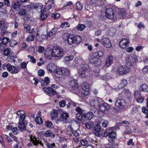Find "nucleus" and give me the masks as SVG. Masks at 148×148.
<instances>
[{
  "label": "nucleus",
  "mask_w": 148,
  "mask_h": 148,
  "mask_svg": "<svg viewBox=\"0 0 148 148\" xmlns=\"http://www.w3.org/2000/svg\"><path fill=\"white\" fill-rule=\"evenodd\" d=\"M70 85L71 86V89L76 94L82 97L87 95L89 93L88 88L89 85L86 82H84L81 86V89L79 90V87L78 84L76 83L74 80H71L70 81Z\"/></svg>",
  "instance_id": "obj_1"
},
{
  "label": "nucleus",
  "mask_w": 148,
  "mask_h": 148,
  "mask_svg": "<svg viewBox=\"0 0 148 148\" xmlns=\"http://www.w3.org/2000/svg\"><path fill=\"white\" fill-rule=\"evenodd\" d=\"M114 127H110L106 129L104 133V136L108 137L109 145L116 146L118 144L114 143V140L116 138V134L113 130Z\"/></svg>",
  "instance_id": "obj_2"
},
{
  "label": "nucleus",
  "mask_w": 148,
  "mask_h": 148,
  "mask_svg": "<svg viewBox=\"0 0 148 148\" xmlns=\"http://www.w3.org/2000/svg\"><path fill=\"white\" fill-rule=\"evenodd\" d=\"M134 60L135 59L132 57H129L125 66L121 65L118 67V72L121 75L127 73L129 72L132 66V62H133Z\"/></svg>",
  "instance_id": "obj_3"
},
{
  "label": "nucleus",
  "mask_w": 148,
  "mask_h": 148,
  "mask_svg": "<svg viewBox=\"0 0 148 148\" xmlns=\"http://www.w3.org/2000/svg\"><path fill=\"white\" fill-rule=\"evenodd\" d=\"M91 70L89 65L86 64L82 65L81 68L78 69V72L79 77L82 78L88 77Z\"/></svg>",
  "instance_id": "obj_4"
},
{
  "label": "nucleus",
  "mask_w": 148,
  "mask_h": 148,
  "mask_svg": "<svg viewBox=\"0 0 148 148\" xmlns=\"http://www.w3.org/2000/svg\"><path fill=\"white\" fill-rule=\"evenodd\" d=\"M64 51L60 46H56L53 47L51 50V54L54 57L61 58L63 56Z\"/></svg>",
  "instance_id": "obj_5"
},
{
  "label": "nucleus",
  "mask_w": 148,
  "mask_h": 148,
  "mask_svg": "<svg viewBox=\"0 0 148 148\" xmlns=\"http://www.w3.org/2000/svg\"><path fill=\"white\" fill-rule=\"evenodd\" d=\"M67 39L68 43L70 45H72L73 44H78L82 41V39L80 36H74L72 34L69 35Z\"/></svg>",
  "instance_id": "obj_6"
},
{
  "label": "nucleus",
  "mask_w": 148,
  "mask_h": 148,
  "mask_svg": "<svg viewBox=\"0 0 148 148\" xmlns=\"http://www.w3.org/2000/svg\"><path fill=\"white\" fill-rule=\"evenodd\" d=\"M4 65L6 67L7 70L11 73H17L20 71L21 69L19 66L16 67L14 66L11 65L10 63L4 64Z\"/></svg>",
  "instance_id": "obj_7"
},
{
  "label": "nucleus",
  "mask_w": 148,
  "mask_h": 148,
  "mask_svg": "<svg viewBox=\"0 0 148 148\" xmlns=\"http://www.w3.org/2000/svg\"><path fill=\"white\" fill-rule=\"evenodd\" d=\"M48 5H46L44 10H43L44 11H51L53 9L55 8V1L54 0H48L47 1V3Z\"/></svg>",
  "instance_id": "obj_8"
},
{
  "label": "nucleus",
  "mask_w": 148,
  "mask_h": 148,
  "mask_svg": "<svg viewBox=\"0 0 148 148\" xmlns=\"http://www.w3.org/2000/svg\"><path fill=\"white\" fill-rule=\"evenodd\" d=\"M44 92L50 96H53L57 94L56 92L51 87H44L43 88Z\"/></svg>",
  "instance_id": "obj_9"
},
{
  "label": "nucleus",
  "mask_w": 148,
  "mask_h": 148,
  "mask_svg": "<svg viewBox=\"0 0 148 148\" xmlns=\"http://www.w3.org/2000/svg\"><path fill=\"white\" fill-rule=\"evenodd\" d=\"M102 44L105 47L110 48L112 45V43L109 38H108L105 37L103 38L101 40Z\"/></svg>",
  "instance_id": "obj_10"
},
{
  "label": "nucleus",
  "mask_w": 148,
  "mask_h": 148,
  "mask_svg": "<svg viewBox=\"0 0 148 148\" xmlns=\"http://www.w3.org/2000/svg\"><path fill=\"white\" fill-rule=\"evenodd\" d=\"M99 108L100 110L105 113H107L108 112V110L110 108V106L107 103H103L101 104H100Z\"/></svg>",
  "instance_id": "obj_11"
},
{
  "label": "nucleus",
  "mask_w": 148,
  "mask_h": 148,
  "mask_svg": "<svg viewBox=\"0 0 148 148\" xmlns=\"http://www.w3.org/2000/svg\"><path fill=\"white\" fill-rule=\"evenodd\" d=\"M126 102L123 99H119L116 101L115 103V105L120 108H123L125 106Z\"/></svg>",
  "instance_id": "obj_12"
},
{
  "label": "nucleus",
  "mask_w": 148,
  "mask_h": 148,
  "mask_svg": "<svg viewBox=\"0 0 148 148\" xmlns=\"http://www.w3.org/2000/svg\"><path fill=\"white\" fill-rule=\"evenodd\" d=\"M134 97L137 99V102L140 103H142L143 101L144 98L143 96H142L140 93V92L138 91L135 92Z\"/></svg>",
  "instance_id": "obj_13"
},
{
  "label": "nucleus",
  "mask_w": 148,
  "mask_h": 148,
  "mask_svg": "<svg viewBox=\"0 0 148 148\" xmlns=\"http://www.w3.org/2000/svg\"><path fill=\"white\" fill-rule=\"evenodd\" d=\"M57 68L56 65L53 63H50L47 66V71L50 73H55Z\"/></svg>",
  "instance_id": "obj_14"
},
{
  "label": "nucleus",
  "mask_w": 148,
  "mask_h": 148,
  "mask_svg": "<svg viewBox=\"0 0 148 148\" xmlns=\"http://www.w3.org/2000/svg\"><path fill=\"white\" fill-rule=\"evenodd\" d=\"M106 14L107 16V18L110 19L113 18L114 16V12L113 11L112 9L111 8H107L106 10Z\"/></svg>",
  "instance_id": "obj_15"
},
{
  "label": "nucleus",
  "mask_w": 148,
  "mask_h": 148,
  "mask_svg": "<svg viewBox=\"0 0 148 148\" xmlns=\"http://www.w3.org/2000/svg\"><path fill=\"white\" fill-rule=\"evenodd\" d=\"M21 5L20 2L19 1L13 0L11 6L13 9L18 11L20 10Z\"/></svg>",
  "instance_id": "obj_16"
},
{
  "label": "nucleus",
  "mask_w": 148,
  "mask_h": 148,
  "mask_svg": "<svg viewBox=\"0 0 148 148\" xmlns=\"http://www.w3.org/2000/svg\"><path fill=\"white\" fill-rule=\"evenodd\" d=\"M91 63L95 64L96 66L100 65L101 63V60L96 57L92 58L90 60Z\"/></svg>",
  "instance_id": "obj_17"
},
{
  "label": "nucleus",
  "mask_w": 148,
  "mask_h": 148,
  "mask_svg": "<svg viewBox=\"0 0 148 148\" xmlns=\"http://www.w3.org/2000/svg\"><path fill=\"white\" fill-rule=\"evenodd\" d=\"M129 43V40L126 38L122 39L119 42V46L122 48H125Z\"/></svg>",
  "instance_id": "obj_18"
},
{
  "label": "nucleus",
  "mask_w": 148,
  "mask_h": 148,
  "mask_svg": "<svg viewBox=\"0 0 148 148\" xmlns=\"http://www.w3.org/2000/svg\"><path fill=\"white\" fill-rule=\"evenodd\" d=\"M102 99L100 98L92 100L90 102L91 105L95 107H97L99 105Z\"/></svg>",
  "instance_id": "obj_19"
},
{
  "label": "nucleus",
  "mask_w": 148,
  "mask_h": 148,
  "mask_svg": "<svg viewBox=\"0 0 148 148\" xmlns=\"http://www.w3.org/2000/svg\"><path fill=\"white\" fill-rule=\"evenodd\" d=\"M42 7L43 5L41 3H36L33 4L32 8L37 10L38 12H40L42 11Z\"/></svg>",
  "instance_id": "obj_20"
},
{
  "label": "nucleus",
  "mask_w": 148,
  "mask_h": 148,
  "mask_svg": "<svg viewBox=\"0 0 148 148\" xmlns=\"http://www.w3.org/2000/svg\"><path fill=\"white\" fill-rule=\"evenodd\" d=\"M113 58L111 56H109L105 62V65L106 66H109L113 63Z\"/></svg>",
  "instance_id": "obj_21"
},
{
  "label": "nucleus",
  "mask_w": 148,
  "mask_h": 148,
  "mask_svg": "<svg viewBox=\"0 0 148 148\" xmlns=\"http://www.w3.org/2000/svg\"><path fill=\"white\" fill-rule=\"evenodd\" d=\"M94 130L95 131V135L97 136H99L101 130V126L98 124L96 125L94 127Z\"/></svg>",
  "instance_id": "obj_22"
},
{
  "label": "nucleus",
  "mask_w": 148,
  "mask_h": 148,
  "mask_svg": "<svg viewBox=\"0 0 148 148\" xmlns=\"http://www.w3.org/2000/svg\"><path fill=\"white\" fill-rule=\"evenodd\" d=\"M127 80L124 79H122L118 86L119 89H121L127 85Z\"/></svg>",
  "instance_id": "obj_23"
},
{
  "label": "nucleus",
  "mask_w": 148,
  "mask_h": 148,
  "mask_svg": "<svg viewBox=\"0 0 148 148\" xmlns=\"http://www.w3.org/2000/svg\"><path fill=\"white\" fill-rule=\"evenodd\" d=\"M27 124L26 123H24L22 124V122H19L18 128L21 131H24L26 130V125Z\"/></svg>",
  "instance_id": "obj_24"
},
{
  "label": "nucleus",
  "mask_w": 148,
  "mask_h": 148,
  "mask_svg": "<svg viewBox=\"0 0 148 148\" xmlns=\"http://www.w3.org/2000/svg\"><path fill=\"white\" fill-rule=\"evenodd\" d=\"M83 118L86 120H90L92 118L93 114L92 112H89L86 114H83Z\"/></svg>",
  "instance_id": "obj_25"
},
{
  "label": "nucleus",
  "mask_w": 148,
  "mask_h": 148,
  "mask_svg": "<svg viewBox=\"0 0 148 148\" xmlns=\"http://www.w3.org/2000/svg\"><path fill=\"white\" fill-rule=\"evenodd\" d=\"M50 82L49 78L47 77L45 78L44 80L41 81V85L42 86H46L49 84Z\"/></svg>",
  "instance_id": "obj_26"
},
{
  "label": "nucleus",
  "mask_w": 148,
  "mask_h": 148,
  "mask_svg": "<svg viewBox=\"0 0 148 148\" xmlns=\"http://www.w3.org/2000/svg\"><path fill=\"white\" fill-rule=\"evenodd\" d=\"M55 75L57 77L60 78L63 75L62 71V69H57V68L56 70L55 71Z\"/></svg>",
  "instance_id": "obj_27"
},
{
  "label": "nucleus",
  "mask_w": 148,
  "mask_h": 148,
  "mask_svg": "<svg viewBox=\"0 0 148 148\" xmlns=\"http://www.w3.org/2000/svg\"><path fill=\"white\" fill-rule=\"evenodd\" d=\"M44 135L46 137L50 136L51 138H53L55 136V134L52 133L50 130H47L44 134Z\"/></svg>",
  "instance_id": "obj_28"
},
{
  "label": "nucleus",
  "mask_w": 148,
  "mask_h": 148,
  "mask_svg": "<svg viewBox=\"0 0 148 148\" xmlns=\"http://www.w3.org/2000/svg\"><path fill=\"white\" fill-rule=\"evenodd\" d=\"M140 91L148 92V86L147 84H143L140 86Z\"/></svg>",
  "instance_id": "obj_29"
},
{
  "label": "nucleus",
  "mask_w": 148,
  "mask_h": 148,
  "mask_svg": "<svg viewBox=\"0 0 148 148\" xmlns=\"http://www.w3.org/2000/svg\"><path fill=\"white\" fill-rule=\"evenodd\" d=\"M112 77V75L108 73L102 76L101 78L102 79L105 81L108 80Z\"/></svg>",
  "instance_id": "obj_30"
},
{
  "label": "nucleus",
  "mask_w": 148,
  "mask_h": 148,
  "mask_svg": "<svg viewBox=\"0 0 148 148\" xmlns=\"http://www.w3.org/2000/svg\"><path fill=\"white\" fill-rule=\"evenodd\" d=\"M57 31V29L56 28H53L49 33H48L47 35V37H50L53 34H55Z\"/></svg>",
  "instance_id": "obj_31"
},
{
  "label": "nucleus",
  "mask_w": 148,
  "mask_h": 148,
  "mask_svg": "<svg viewBox=\"0 0 148 148\" xmlns=\"http://www.w3.org/2000/svg\"><path fill=\"white\" fill-rule=\"evenodd\" d=\"M62 69L63 75H69L70 74V71L69 69L65 68H63Z\"/></svg>",
  "instance_id": "obj_32"
},
{
  "label": "nucleus",
  "mask_w": 148,
  "mask_h": 148,
  "mask_svg": "<svg viewBox=\"0 0 148 148\" xmlns=\"http://www.w3.org/2000/svg\"><path fill=\"white\" fill-rule=\"evenodd\" d=\"M93 122L91 121H89L85 124V127L88 129H90L93 126Z\"/></svg>",
  "instance_id": "obj_33"
},
{
  "label": "nucleus",
  "mask_w": 148,
  "mask_h": 148,
  "mask_svg": "<svg viewBox=\"0 0 148 148\" xmlns=\"http://www.w3.org/2000/svg\"><path fill=\"white\" fill-rule=\"evenodd\" d=\"M116 32V29L114 28L110 29L108 31V34L110 36H114Z\"/></svg>",
  "instance_id": "obj_34"
},
{
  "label": "nucleus",
  "mask_w": 148,
  "mask_h": 148,
  "mask_svg": "<svg viewBox=\"0 0 148 148\" xmlns=\"http://www.w3.org/2000/svg\"><path fill=\"white\" fill-rule=\"evenodd\" d=\"M58 114V111L57 110H53L51 113V116L52 117V119L57 117Z\"/></svg>",
  "instance_id": "obj_35"
},
{
  "label": "nucleus",
  "mask_w": 148,
  "mask_h": 148,
  "mask_svg": "<svg viewBox=\"0 0 148 148\" xmlns=\"http://www.w3.org/2000/svg\"><path fill=\"white\" fill-rule=\"evenodd\" d=\"M11 49L10 48H6L3 51V53L5 56H10L11 53Z\"/></svg>",
  "instance_id": "obj_36"
},
{
  "label": "nucleus",
  "mask_w": 148,
  "mask_h": 148,
  "mask_svg": "<svg viewBox=\"0 0 148 148\" xmlns=\"http://www.w3.org/2000/svg\"><path fill=\"white\" fill-rule=\"evenodd\" d=\"M35 121L36 123L39 125H41L43 122L42 118L39 116L36 117Z\"/></svg>",
  "instance_id": "obj_37"
},
{
  "label": "nucleus",
  "mask_w": 148,
  "mask_h": 148,
  "mask_svg": "<svg viewBox=\"0 0 148 148\" xmlns=\"http://www.w3.org/2000/svg\"><path fill=\"white\" fill-rule=\"evenodd\" d=\"M34 36L31 34L28 36L26 38V40L27 42H29L31 41H33L34 40Z\"/></svg>",
  "instance_id": "obj_38"
},
{
  "label": "nucleus",
  "mask_w": 148,
  "mask_h": 148,
  "mask_svg": "<svg viewBox=\"0 0 148 148\" xmlns=\"http://www.w3.org/2000/svg\"><path fill=\"white\" fill-rule=\"evenodd\" d=\"M86 26L84 24H79L77 26V29L79 31H82L85 28Z\"/></svg>",
  "instance_id": "obj_39"
},
{
  "label": "nucleus",
  "mask_w": 148,
  "mask_h": 148,
  "mask_svg": "<svg viewBox=\"0 0 148 148\" xmlns=\"http://www.w3.org/2000/svg\"><path fill=\"white\" fill-rule=\"evenodd\" d=\"M73 58V57L72 56L70 55L64 57L63 61L64 62H67L72 60Z\"/></svg>",
  "instance_id": "obj_40"
},
{
  "label": "nucleus",
  "mask_w": 148,
  "mask_h": 148,
  "mask_svg": "<svg viewBox=\"0 0 148 148\" xmlns=\"http://www.w3.org/2000/svg\"><path fill=\"white\" fill-rule=\"evenodd\" d=\"M70 26L69 23L67 22H64L61 24V26L62 28L64 29H66L69 27Z\"/></svg>",
  "instance_id": "obj_41"
},
{
  "label": "nucleus",
  "mask_w": 148,
  "mask_h": 148,
  "mask_svg": "<svg viewBox=\"0 0 148 148\" xmlns=\"http://www.w3.org/2000/svg\"><path fill=\"white\" fill-rule=\"evenodd\" d=\"M47 16L46 14H45L42 12L40 14V19L41 21H43L46 19Z\"/></svg>",
  "instance_id": "obj_42"
},
{
  "label": "nucleus",
  "mask_w": 148,
  "mask_h": 148,
  "mask_svg": "<svg viewBox=\"0 0 148 148\" xmlns=\"http://www.w3.org/2000/svg\"><path fill=\"white\" fill-rule=\"evenodd\" d=\"M30 140L34 144V145H37V140L35 136L32 137V136H31L30 137Z\"/></svg>",
  "instance_id": "obj_43"
},
{
  "label": "nucleus",
  "mask_w": 148,
  "mask_h": 148,
  "mask_svg": "<svg viewBox=\"0 0 148 148\" xmlns=\"http://www.w3.org/2000/svg\"><path fill=\"white\" fill-rule=\"evenodd\" d=\"M15 58L14 56L10 55L8 57L7 60L9 62L12 63L15 61Z\"/></svg>",
  "instance_id": "obj_44"
},
{
  "label": "nucleus",
  "mask_w": 148,
  "mask_h": 148,
  "mask_svg": "<svg viewBox=\"0 0 148 148\" xmlns=\"http://www.w3.org/2000/svg\"><path fill=\"white\" fill-rule=\"evenodd\" d=\"M142 112L147 115L146 118H148V109H146L145 107H143L142 108Z\"/></svg>",
  "instance_id": "obj_45"
},
{
  "label": "nucleus",
  "mask_w": 148,
  "mask_h": 148,
  "mask_svg": "<svg viewBox=\"0 0 148 148\" xmlns=\"http://www.w3.org/2000/svg\"><path fill=\"white\" fill-rule=\"evenodd\" d=\"M76 9L78 10H81L83 8V6L82 4L79 2H77L76 4Z\"/></svg>",
  "instance_id": "obj_46"
},
{
  "label": "nucleus",
  "mask_w": 148,
  "mask_h": 148,
  "mask_svg": "<svg viewBox=\"0 0 148 148\" xmlns=\"http://www.w3.org/2000/svg\"><path fill=\"white\" fill-rule=\"evenodd\" d=\"M20 118L19 122H22V124L24 123H25L24 120L25 119V116L24 114H23L20 115Z\"/></svg>",
  "instance_id": "obj_47"
},
{
  "label": "nucleus",
  "mask_w": 148,
  "mask_h": 148,
  "mask_svg": "<svg viewBox=\"0 0 148 148\" xmlns=\"http://www.w3.org/2000/svg\"><path fill=\"white\" fill-rule=\"evenodd\" d=\"M99 19L100 20L102 21H105L106 18H107V15H103L102 14H101L99 16Z\"/></svg>",
  "instance_id": "obj_48"
},
{
  "label": "nucleus",
  "mask_w": 148,
  "mask_h": 148,
  "mask_svg": "<svg viewBox=\"0 0 148 148\" xmlns=\"http://www.w3.org/2000/svg\"><path fill=\"white\" fill-rule=\"evenodd\" d=\"M82 60L80 58H76L74 62L76 64H80L82 63Z\"/></svg>",
  "instance_id": "obj_49"
},
{
  "label": "nucleus",
  "mask_w": 148,
  "mask_h": 148,
  "mask_svg": "<svg viewBox=\"0 0 148 148\" xmlns=\"http://www.w3.org/2000/svg\"><path fill=\"white\" fill-rule=\"evenodd\" d=\"M75 110L79 114H82L84 111V110L82 109L79 107H77L75 109Z\"/></svg>",
  "instance_id": "obj_50"
},
{
  "label": "nucleus",
  "mask_w": 148,
  "mask_h": 148,
  "mask_svg": "<svg viewBox=\"0 0 148 148\" xmlns=\"http://www.w3.org/2000/svg\"><path fill=\"white\" fill-rule=\"evenodd\" d=\"M96 3L99 6H102L104 5V0H97L96 1Z\"/></svg>",
  "instance_id": "obj_51"
},
{
  "label": "nucleus",
  "mask_w": 148,
  "mask_h": 148,
  "mask_svg": "<svg viewBox=\"0 0 148 148\" xmlns=\"http://www.w3.org/2000/svg\"><path fill=\"white\" fill-rule=\"evenodd\" d=\"M45 126L48 127H51L53 125V123L50 121H47L45 122Z\"/></svg>",
  "instance_id": "obj_52"
},
{
  "label": "nucleus",
  "mask_w": 148,
  "mask_h": 148,
  "mask_svg": "<svg viewBox=\"0 0 148 148\" xmlns=\"http://www.w3.org/2000/svg\"><path fill=\"white\" fill-rule=\"evenodd\" d=\"M9 39L6 38L4 37L2 40V43L4 45H6L9 41Z\"/></svg>",
  "instance_id": "obj_53"
},
{
  "label": "nucleus",
  "mask_w": 148,
  "mask_h": 148,
  "mask_svg": "<svg viewBox=\"0 0 148 148\" xmlns=\"http://www.w3.org/2000/svg\"><path fill=\"white\" fill-rule=\"evenodd\" d=\"M60 16V14L59 13H57L56 14H52L51 16V18H53L54 19H55L58 18Z\"/></svg>",
  "instance_id": "obj_54"
},
{
  "label": "nucleus",
  "mask_w": 148,
  "mask_h": 148,
  "mask_svg": "<svg viewBox=\"0 0 148 148\" xmlns=\"http://www.w3.org/2000/svg\"><path fill=\"white\" fill-rule=\"evenodd\" d=\"M80 130H77L75 131H73L72 132V134L76 137L79 136Z\"/></svg>",
  "instance_id": "obj_55"
},
{
  "label": "nucleus",
  "mask_w": 148,
  "mask_h": 148,
  "mask_svg": "<svg viewBox=\"0 0 148 148\" xmlns=\"http://www.w3.org/2000/svg\"><path fill=\"white\" fill-rule=\"evenodd\" d=\"M47 147L48 148H55V144L54 143L50 144L48 143L46 144Z\"/></svg>",
  "instance_id": "obj_56"
},
{
  "label": "nucleus",
  "mask_w": 148,
  "mask_h": 148,
  "mask_svg": "<svg viewBox=\"0 0 148 148\" xmlns=\"http://www.w3.org/2000/svg\"><path fill=\"white\" fill-rule=\"evenodd\" d=\"M59 105L60 107H63L66 105V101H65L63 100L59 103Z\"/></svg>",
  "instance_id": "obj_57"
},
{
  "label": "nucleus",
  "mask_w": 148,
  "mask_h": 148,
  "mask_svg": "<svg viewBox=\"0 0 148 148\" xmlns=\"http://www.w3.org/2000/svg\"><path fill=\"white\" fill-rule=\"evenodd\" d=\"M132 132V130L129 127L127 128L124 132L125 134H129Z\"/></svg>",
  "instance_id": "obj_58"
},
{
  "label": "nucleus",
  "mask_w": 148,
  "mask_h": 148,
  "mask_svg": "<svg viewBox=\"0 0 148 148\" xmlns=\"http://www.w3.org/2000/svg\"><path fill=\"white\" fill-rule=\"evenodd\" d=\"M69 117V115L66 113L63 112L62 115V118L65 120L66 119Z\"/></svg>",
  "instance_id": "obj_59"
},
{
  "label": "nucleus",
  "mask_w": 148,
  "mask_h": 148,
  "mask_svg": "<svg viewBox=\"0 0 148 148\" xmlns=\"http://www.w3.org/2000/svg\"><path fill=\"white\" fill-rule=\"evenodd\" d=\"M45 73V72L42 69L39 70L38 72V76L41 77L43 76L44 75Z\"/></svg>",
  "instance_id": "obj_60"
},
{
  "label": "nucleus",
  "mask_w": 148,
  "mask_h": 148,
  "mask_svg": "<svg viewBox=\"0 0 148 148\" xmlns=\"http://www.w3.org/2000/svg\"><path fill=\"white\" fill-rule=\"evenodd\" d=\"M82 114H79V115H78V114H77L76 115V117L79 121H81L83 119V114L82 115Z\"/></svg>",
  "instance_id": "obj_61"
},
{
  "label": "nucleus",
  "mask_w": 148,
  "mask_h": 148,
  "mask_svg": "<svg viewBox=\"0 0 148 148\" xmlns=\"http://www.w3.org/2000/svg\"><path fill=\"white\" fill-rule=\"evenodd\" d=\"M24 29L25 30H26L28 32L30 29V25L28 24H24Z\"/></svg>",
  "instance_id": "obj_62"
},
{
  "label": "nucleus",
  "mask_w": 148,
  "mask_h": 148,
  "mask_svg": "<svg viewBox=\"0 0 148 148\" xmlns=\"http://www.w3.org/2000/svg\"><path fill=\"white\" fill-rule=\"evenodd\" d=\"M111 8L114 12H114L116 13L119 11V9L115 6H113Z\"/></svg>",
  "instance_id": "obj_63"
},
{
  "label": "nucleus",
  "mask_w": 148,
  "mask_h": 148,
  "mask_svg": "<svg viewBox=\"0 0 148 148\" xmlns=\"http://www.w3.org/2000/svg\"><path fill=\"white\" fill-rule=\"evenodd\" d=\"M142 71L145 73H148V66L144 67Z\"/></svg>",
  "instance_id": "obj_64"
}]
</instances>
